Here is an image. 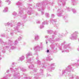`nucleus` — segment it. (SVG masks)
<instances>
[{
	"mask_svg": "<svg viewBox=\"0 0 79 79\" xmlns=\"http://www.w3.org/2000/svg\"><path fill=\"white\" fill-rule=\"evenodd\" d=\"M6 2L9 3L8 5H10L11 3V2L10 1V0H6Z\"/></svg>",
	"mask_w": 79,
	"mask_h": 79,
	"instance_id": "4c0bfd02",
	"label": "nucleus"
},
{
	"mask_svg": "<svg viewBox=\"0 0 79 79\" xmlns=\"http://www.w3.org/2000/svg\"><path fill=\"white\" fill-rule=\"evenodd\" d=\"M39 59V58H38V57H36V60H38Z\"/></svg>",
	"mask_w": 79,
	"mask_h": 79,
	"instance_id": "e2e57ef3",
	"label": "nucleus"
},
{
	"mask_svg": "<svg viewBox=\"0 0 79 79\" xmlns=\"http://www.w3.org/2000/svg\"><path fill=\"white\" fill-rule=\"evenodd\" d=\"M40 39V36L39 35L36 34L35 36L34 39L35 41H38L39 39Z\"/></svg>",
	"mask_w": 79,
	"mask_h": 79,
	"instance_id": "6ab92c4d",
	"label": "nucleus"
},
{
	"mask_svg": "<svg viewBox=\"0 0 79 79\" xmlns=\"http://www.w3.org/2000/svg\"><path fill=\"white\" fill-rule=\"evenodd\" d=\"M53 24L54 25L55 27H56V28L57 29H58V26H59V24L58 23H54Z\"/></svg>",
	"mask_w": 79,
	"mask_h": 79,
	"instance_id": "a878e982",
	"label": "nucleus"
},
{
	"mask_svg": "<svg viewBox=\"0 0 79 79\" xmlns=\"http://www.w3.org/2000/svg\"><path fill=\"white\" fill-rule=\"evenodd\" d=\"M65 43H66V42H65L64 41L63 43L61 44V45L62 46V45H64V44H65Z\"/></svg>",
	"mask_w": 79,
	"mask_h": 79,
	"instance_id": "79ce46f5",
	"label": "nucleus"
},
{
	"mask_svg": "<svg viewBox=\"0 0 79 79\" xmlns=\"http://www.w3.org/2000/svg\"><path fill=\"white\" fill-rule=\"evenodd\" d=\"M36 16H38V13H36Z\"/></svg>",
	"mask_w": 79,
	"mask_h": 79,
	"instance_id": "bf43d9fd",
	"label": "nucleus"
},
{
	"mask_svg": "<svg viewBox=\"0 0 79 79\" xmlns=\"http://www.w3.org/2000/svg\"><path fill=\"white\" fill-rule=\"evenodd\" d=\"M52 3L48 2H47V1H44L43 2V4L42 3L40 4H37L36 6L37 9H38V11H40L41 12V15H43L44 14V9H45V7L46 5H52Z\"/></svg>",
	"mask_w": 79,
	"mask_h": 79,
	"instance_id": "f03ea898",
	"label": "nucleus"
},
{
	"mask_svg": "<svg viewBox=\"0 0 79 79\" xmlns=\"http://www.w3.org/2000/svg\"><path fill=\"white\" fill-rule=\"evenodd\" d=\"M31 64V66H28V68L29 69H32L33 68V67H34V65H33L32 64Z\"/></svg>",
	"mask_w": 79,
	"mask_h": 79,
	"instance_id": "c85d7f7f",
	"label": "nucleus"
},
{
	"mask_svg": "<svg viewBox=\"0 0 79 79\" xmlns=\"http://www.w3.org/2000/svg\"><path fill=\"white\" fill-rule=\"evenodd\" d=\"M20 70L21 71H26L25 69H24V68L22 67L20 68Z\"/></svg>",
	"mask_w": 79,
	"mask_h": 79,
	"instance_id": "c756f323",
	"label": "nucleus"
},
{
	"mask_svg": "<svg viewBox=\"0 0 79 79\" xmlns=\"http://www.w3.org/2000/svg\"><path fill=\"white\" fill-rule=\"evenodd\" d=\"M34 69V71L35 72L37 71V69Z\"/></svg>",
	"mask_w": 79,
	"mask_h": 79,
	"instance_id": "49530a36",
	"label": "nucleus"
},
{
	"mask_svg": "<svg viewBox=\"0 0 79 79\" xmlns=\"http://www.w3.org/2000/svg\"><path fill=\"white\" fill-rule=\"evenodd\" d=\"M43 48V46H42V43H40V46H35L34 48V50H35V52L36 53H35V55H37V50H39V49L40 48Z\"/></svg>",
	"mask_w": 79,
	"mask_h": 79,
	"instance_id": "9d476101",
	"label": "nucleus"
},
{
	"mask_svg": "<svg viewBox=\"0 0 79 79\" xmlns=\"http://www.w3.org/2000/svg\"><path fill=\"white\" fill-rule=\"evenodd\" d=\"M12 64L13 65H14V64H15V63H14V62H13V63H12Z\"/></svg>",
	"mask_w": 79,
	"mask_h": 79,
	"instance_id": "4d7b16f0",
	"label": "nucleus"
},
{
	"mask_svg": "<svg viewBox=\"0 0 79 79\" xmlns=\"http://www.w3.org/2000/svg\"><path fill=\"white\" fill-rule=\"evenodd\" d=\"M71 1L73 5H76L77 3L76 2V0H71Z\"/></svg>",
	"mask_w": 79,
	"mask_h": 79,
	"instance_id": "4be33fe9",
	"label": "nucleus"
},
{
	"mask_svg": "<svg viewBox=\"0 0 79 79\" xmlns=\"http://www.w3.org/2000/svg\"><path fill=\"white\" fill-rule=\"evenodd\" d=\"M8 7H5L4 10H3V12L4 13H6V12H7V11H8Z\"/></svg>",
	"mask_w": 79,
	"mask_h": 79,
	"instance_id": "393cba45",
	"label": "nucleus"
},
{
	"mask_svg": "<svg viewBox=\"0 0 79 79\" xmlns=\"http://www.w3.org/2000/svg\"><path fill=\"white\" fill-rule=\"evenodd\" d=\"M21 25L20 23H19L17 24V27H14V31L16 32H19V31H18V28Z\"/></svg>",
	"mask_w": 79,
	"mask_h": 79,
	"instance_id": "a211bd4d",
	"label": "nucleus"
},
{
	"mask_svg": "<svg viewBox=\"0 0 79 79\" xmlns=\"http://www.w3.org/2000/svg\"><path fill=\"white\" fill-rule=\"evenodd\" d=\"M57 15L58 16L60 17L62 15V12H63V10L61 9H59L57 10Z\"/></svg>",
	"mask_w": 79,
	"mask_h": 79,
	"instance_id": "dca6fc26",
	"label": "nucleus"
},
{
	"mask_svg": "<svg viewBox=\"0 0 79 79\" xmlns=\"http://www.w3.org/2000/svg\"><path fill=\"white\" fill-rule=\"evenodd\" d=\"M51 17L52 18H54L55 17V15L53 14H52L51 15Z\"/></svg>",
	"mask_w": 79,
	"mask_h": 79,
	"instance_id": "a19ab883",
	"label": "nucleus"
},
{
	"mask_svg": "<svg viewBox=\"0 0 79 79\" xmlns=\"http://www.w3.org/2000/svg\"><path fill=\"white\" fill-rule=\"evenodd\" d=\"M78 41L79 42V39H78Z\"/></svg>",
	"mask_w": 79,
	"mask_h": 79,
	"instance_id": "774afa93",
	"label": "nucleus"
},
{
	"mask_svg": "<svg viewBox=\"0 0 79 79\" xmlns=\"http://www.w3.org/2000/svg\"><path fill=\"white\" fill-rule=\"evenodd\" d=\"M1 37H5V35L3 34H2L1 35Z\"/></svg>",
	"mask_w": 79,
	"mask_h": 79,
	"instance_id": "37998d69",
	"label": "nucleus"
},
{
	"mask_svg": "<svg viewBox=\"0 0 79 79\" xmlns=\"http://www.w3.org/2000/svg\"><path fill=\"white\" fill-rule=\"evenodd\" d=\"M45 15L46 18H49L50 17V15L48 13H46Z\"/></svg>",
	"mask_w": 79,
	"mask_h": 79,
	"instance_id": "2f4dec72",
	"label": "nucleus"
},
{
	"mask_svg": "<svg viewBox=\"0 0 79 79\" xmlns=\"http://www.w3.org/2000/svg\"><path fill=\"white\" fill-rule=\"evenodd\" d=\"M51 76L50 75L48 74H46V76L47 77H48V76Z\"/></svg>",
	"mask_w": 79,
	"mask_h": 79,
	"instance_id": "c03bdc74",
	"label": "nucleus"
},
{
	"mask_svg": "<svg viewBox=\"0 0 79 79\" xmlns=\"http://www.w3.org/2000/svg\"><path fill=\"white\" fill-rule=\"evenodd\" d=\"M77 50L79 51V47L77 48Z\"/></svg>",
	"mask_w": 79,
	"mask_h": 79,
	"instance_id": "5fc2aeb1",
	"label": "nucleus"
},
{
	"mask_svg": "<svg viewBox=\"0 0 79 79\" xmlns=\"http://www.w3.org/2000/svg\"><path fill=\"white\" fill-rule=\"evenodd\" d=\"M54 34L55 35H56V32L54 33Z\"/></svg>",
	"mask_w": 79,
	"mask_h": 79,
	"instance_id": "680f3d73",
	"label": "nucleus"
},
{
	"mask_svg": "<svg viewBox=\"0 0 79 79\" xmlns=\"http://www.w3.org/2000/svg\"><path fill=\"white\" fill-rule=\"evenodd\" d=\"M8 72H9V70H7L6 71V73H8Z\"/></svg>",
	"mask_w": 79,
	"mask_h": 79,
	"instance_id": "052dcab7",
	"label": "nucleus"
},
{
	"mask_svg": "<svg viewBox=\"0 0 79 79\" xmlns=\"http://www.w3.org/2000/svg\"><path fill=\"white\" fill-rule=\"evenodd\" d=\"M62 35H59L58 37H62Z\"/></svg>",
	"mask_w": 79,
	"mask_h": 79,
	"instance_id": "a18cd8bd",
	"label": "nucleus"
},
{
	"mask_svg": "<svg viewBox=\"0 0 79 79\" xmlns=\"http://www.w3.org/2000/svg\"><path fill=\"white\" fill-rule=\"evenodd\" d=\"M66 9L68 11H70V10H71V8H69V7H66Z\"/></svg>",
	"mask_w": 79,
	"mask_h": 79,
	"instance_id": "ea45409f",
	"label": "nucleus"
},
{
	"mask_svg": "<svg viewBox=\"0 0 79 79\" xmlns=\"http://www.w3.org/2000/svg\"><path fill=\"white\" fill-rule=\"evenodd\" d=\"M68 76L69 77V79H73L74 78H75V79H79V76H76L71 73L69 74Z\"/></svg>",
	"mask_w": 79,
	"mask_h": 79,
	"instance_id": "f8f14e48",
	"label": "nucleus"
},
{
	"mask_svg": "<svg viewBox=\"0 0 79 79\" xmlns=\"http://www.w3.org/2000/svg\"><path fill=\"white\" fill-rule=\"evenodd\" d=\"M43 69H40V73L41 75H43Z\"/></svg>",
	"mask_w": 79,
	"mask_h": 79,
	"instance_id": "7c9ffc66",
	"label": "nucleus"
},
{
	"mask_svg": "<svg viewBox=\"0 0 79 79\" xmlns=\"http://www.w3.org/2000/svg\"><path fill=\"white\" fill-rule=\"evenodd\" d=\"M12 15L14 16H16L17 15V13L15 12H14L12 13Z\"/></svg>",
	"mask_w": 79,
	"mask_h": 79,
	"instance_id": "58836bf2",
	"label": "nucleus"
},
{
	"mask_svg": "<svg viewBox=\"0 0 79 79\" xmlns=\"http://www.w3.org/2000/svg\"><path fill=\"white\" fill-rule=\"evenodd\" d=\"M73 65H69L65 68V69L63 70L62 71V75L65 76L68 73H71L73 71L74 68Z\"/></svg>",
	"mask_w": 79,
	"mask_h": 79,
	"instance_id": "7ed1b4c3",
	"label": "nucleus"
},
{
	"mask_svg": "<svg viewBox=\"0 0 79 79\" xmlns=\"http://www.w3.org/2000/svg\"><path fill=\"white\" fill-rule=\"evenodd\" d=\"M2 59L1 58V57H0V60H1V59Z\"/></svg>",
	"mask_w": 79,
	"mask_h": 79,
	"instance_id": "69168bd1",
	"label": "nucleus"
},
{
	"mask_svg": "<svg viewBox=\"0 0 79 79\" xmlns=\"http://www.w3.org/2000/svg\"><path fill=\"white\" fill-rule=\"evenodd\" d=\"M48 35L45 36V38H46V39H47L48 38Z\"/></svg>",
	"mask_w": 79,
	"mask_h": 79,
	"instance_id": "de8ad7c7",
	"label": "nucleus"
},
{
	"mask_svg": "<svg viewBox=\"0 0 79 79\" xmlns=\"http://www.w3.org/2000/svg\"><path fill=\"white\" fill-rule=\"evenodd\" d=\"M58 40H60V38L57 39L56 36L53 35L52 36V39H50L49 41L50 43H53L55 42L58 41Z\"/></svg>",
	"mask_w": 79,
	"mask_h": 79,
	"instance_id": "1a4fd4ad",
	"label": "nucleus"
},
{
	"mask_svg": "<svg viewBox=\"0 0 79 79\" xmlns=\"http://www.w3.org/2000/svg\"><path fill=\"white\" fill-rule=\"evenodd\" d=\"M13 67H11L10 68V69L11 70V71H14V77L15 78V77H16V79H19L20 77V75L19 73H18V69H15V70H13Z\"/></svg>",
	"mask_w": 79,
	"mask_h": 79,
	"instance_id": "423d86ee",
	"label": "nucleus"
},
{
	"mask_svg": "<svg viewBox=\"0 0 79 79\" xmlns=\"http://www.w3.org/2000/svg\"><path fill=\"white\" fill-rule=\"evenodd\" d=\"M10 76H11V74H9L8 76L9 77H10Z\"/></svg>",
	"mask_w": 79,
	"mask_h": 79,
	"instance_id": "0e129e2a",
	"label": "nucleus"
},
{
	"mask_svg": "<svg viewBox=\"0 0 79 79\" xmlns=\"http://www.w3.org/2000/svg\"><path fill=\"white\" fill-rule=\"evenodd\" d=\"M77 34H79V33L77 31H75L71 35V37H70L71 40H76L77 38Z\"/></svg>",
	"mask_w": 79,
	"mask_h": 79,
	"instance_id": "6e6552de",
	"label": "nucleus"
},
{
	"mask_svg": "<svg viewBox=\"0 0 79 79\" xmlns=\"http://www.w3.org/2000/svg\"><path fill=\"white\" fill-rule=\"evenodd\" d=\"M37 64L38 67H42V68H46V66H45V62L43 63L42 64L40 63V61L38 60L36 63Z\"/></svg>",
	"mask_w": 79,
	"mask_h": 79,
	"instance_id": "9b49d317",
	"label": "nucleus"
},
{
	"mask_svg": "<svg viewBox=\"0 0 79 79\" xmlns=\"http://www.w3.org/2000/svg\"><path fill=\"white\" fill-rule=\"evenodd\" d=\"M51 47L52 49H53L55 48V44H52L51 45Z\"/></svg>",
	"mask_w": 79,
	"mask_h": 79,
	"instance_id": "72a5a7b5",
	"label": "nucleus"
},
{
	"mask_svg": "<svg viewBox=\"0 0 79 79\" xmlns=\"http://www.w3.org/2000/svg\"><path fill=\"white\" fill-rule=\"evenodd\" d=\"M0 42L2 45V47L3 49L2 50V52L3 53H5L6 52V50H14L15 49L16 47H15L12 46L13 45V41L11 40H9L7 43H5L3 42L2 39H0Z\"/></svg>",
	"mask_w": 79,
	"mask_h": 79,
	"instance_id": "f257e3e1",
	"label": "nucleus"
},
{
	"mask_svg": "<svg viewBox=\"0 0 79 79\" xmlns=\"http://www.w3.org/2000/svg\"><path fill=\"white\" fill-rule=\"evenodd\" d=\"M16 4L18 6L19 9L20 10L19 11V15L23 18H26L27 16L26 15H23V11H24V9L22 8V7L21 6L22 3L20 2H18L16 3Z\"/></svg>",
	"mask_w": 79,
	"mask_h": 79,
	"instance_id": "20e7f679",
	"label": "nucleus"
},
{
	"mask_svg": "<svg viewBox=\"0 0 79 79\" xmlns=\"http://www.w3.org/2000/svg\"><path fill=\"white\" fill-rule=\"evenodd\" d=\"M22 39V36L21 35V36H19L18 38V40H21Z\"/></svg>",
	"mask_w": 79,
	"mask_h": 79,
	"instance_id": "473e14b6",
	"label": "nucleus"
},
{
	"mask_svg": "<svg viewBox=\"0 0 79 79\" xmlns=\"http://www.w3.org/2000/svg\"><path fill=\"white\" fill-rule=\"evenodd\" d=\"M45 24H48V21L45 20L42 23V24L40 26V29H42L44 27V25Z\"/></svg>",
	"mask_w": 79,
	"mask_h": 79,
	"instance_id": "2eb2a0df",
	"label": "nucleus"
},
{
	"mask_svg": "<svg viewBox=\"0 0 79 79\" xmlns=\"http://www.w3.org/2000/svg\"><path fill=\"white\" fill-rule=\"evenodd\" d=\"M47 32L48 34H52V33H53V31L51 30H48L47 31Z\"/></svg>",
	"mask_w": 79,
	"mask_h": 79,
	"instance_id": "5701e85b",
	"label": "nucleus"
},
{
	"mask_svg": "<svg viewBox=\"0 0 79 79\" xmlns=\"http://www.w3.org/2000/svg\"><path fill=\"white\" fill-rule=\"evenodd\" d=\"M72 11H73V13H76V10L74 9H72Z\"/></svg>",
	"mask_w": 79,
	"mask_h": 79,
	"instance_id": "c9c22d12",
	"label": "nucleus"
},
{
	"mask_svg": "<svg viewBox=\"0 0 79 79\" xmlns=\"http://www.w3.org/2000/svg\"><path fill=\"white\" fill-rule=\"evenodd\" d=\"M28 6H29V7L30 6H32V5L31 4H29Z\"/></svg>",
	"mask_w": 79,
	"mask_h": 79,
	"instance_id": "6e6d98bb",
	"label": "nucleus"
},
{
	"mask_svg": "<svg viewBox=\"0 0 79 79\" xmlns=\"http://www.w3.org/2000/svg\"><path fill=\"white\" fill-rule=\"evenodd\" d=\"M25 10H26V12H27L28 15H31V13H32L33 12H34V11L32 10V9L31 7H28L27 9H26Z\"/></svg>",
	"mask_w": 79,
	"mask_h": 79,
	"instance_id": "ddd939ff",
	"label": "nucleus"
},
{
	"mask_svg": "<svg viewBox=\"0 0 79 79\" xmlns=\"http://www.w3.org/2000/svg\"><path fill=\"white\" fill-rule=\"evenodd\" d=\"M50 22L51 23H52L53 24H54V23H56V19H51L50 20Z\"/></svg>",
	"mask_w": 79,
	"mask_h": 79,
	"instance_id": "aec40b11",
	"label": "nucleus"
},
{
	"mask_svg": "<svg viewBox=\"0 0 79 79\" xmlns=\"http://www.w3.org/2000/svg\"><path fill=\"white\" fill-rule=\"evenodd\" d=\"M47 53H48L49 52V50H47Z\"/></svg>",
	"mask_w": 79,
	"mask_h": 79,
	"instance_id": "864d4df0",
	"label": "nucleus"
},
{
	"mask_svg": "<svg viewBox=\"0 0 79 79\" xmlns=\"http://www.w3.org/2000/svg\"><path fill=\"white\" fill-rule=\"evenodd\" d=\"M55 64L54 63H52L51 64L50 67H49L48 69V70L49 72L52 71V69H55V68L53 67V66H55Z\"/></svg>",
	"mask_w": 79,
	"mask_h": 79,
	"instance_id": "f3484780",
	"label": "nucleus"
},
{
	"mask_svg": "<svg viewBox=\"0 0 79 79\" xmlns=\"http://www.w3.org/2000/svg\"><path fill=\"white\" fill-rule=\"evenodd\" d=\"M3 79H7V77H5L3 78Z\"/></svg>",
	"mask_w": 79,
	"mask_h": 79,
	"instance_id": "09e8293b",
	"label": "nucleus"
},
{
	"mask_svg": "<svg viewBox=\"0 0 79 79\" xmlns=\"http://www.w3.org/2000/svg\"><path fill=\"white\" fill-rule=\"evenodd\" d=\"M46 44H47L48 42H47V40H46Z\"/></svg>",
	"mask_w": 79,
	"mask_h": 79,
	"instance_id": "13d9d810",
	"label": "nucleus"
},
{
	"mask_svg": "<svg viewBox=\"0 0 79 79\" xmlns=\"http://www.w3.org/2000/svg\"><path fill=\"white\" fill-rule=\"evenodd\" d=\"M60 50H62V53H64V52H69L70 50H72L73 49V48L72 47L69 46V44H67L65 45L63 49L61 48V47L60 46L59 48Z\"/></svg>",
	"mask_w": 79,
	"mask_h": 79,
	"instance_id": "39448f33",
	"label": "nucleus"
},
{
	"mask_svg": "<svg viewBox=\"0 0 79 79\" xmlns=\"http://www.w3.org/2000/svg\"><path fill=\"white\" fill-rule=\"evenodd\" d=\"M32 52H28L26 54V56L27 58V61L28 63H29L30 61H33V60H32V58H31L30 57L31 56H32Z\"/></svg>",
	"mask_w": 79,
	"mask_h": 79,
	"instance_id": "0eeeda50",
	"label": "nucleus"
},
{
	"mask_svg": "<svg viewBox=\"0 0 79 79\" xmlns=\"http://www.w3.org/2000/svg\"><path fill=\"white\" fill-rule=\"evenodd\" d=\"M36 23L37 24H40V22L39 21L36 22Z\"/></svg>",
	"mask_w": 79,
	"mask_h": 79,
	"instance_id": "8fccbe9b",
	"label": "nucleus"
},
{
	"mask_svg": "<svg viewBox=\"0 0 79 79\" xmlns=\"http://www.w3.org/2000/svg\"><path fill=\"white\" fill-rule=\"evenodd\" d=\"M29 1H30V2H31V0H29Z\"/></svg>",
	"mask_w": 79,
	"mask_h": 79,
	"instance_id": "338daca9",
	"label": "nucleus"
},
{
	"mask_svg": "<svg viewBox=\"0 0 79 79\" xmlns=\"http://www.w3.org/2000/svg\"><path fill=\"white\" fill-rule=\"evenodd\" d=\"M13 45H12V47H15L16 48H15V49H16V47L15 46H13V45H17V44H18V42L17 40H15L14 43V44H13Z\"/></svg>",
	"mask_w": 79,
	"mask_h": 79,
	"instance_id": "b1692460",
	"label": "nucleus"
},
{
	"mask_svg": "<svg viewBox=\"0 0 79 79\" xmlns=\"http://www.w3.org/2000/svg\"><path fill=\"white\" fill-rule=\"evenodd\" d=\"M20 60L22 61L23 60H24V56H22L21 57H20L19 58Z\"/></svg>",
	"mask_w": 79,
	"mask_h": 79,
	"instance_id": "cd10ccee",
	"label": "nucleus"
},
{
	"mask_svg": "<svg viewBox=\"0 0 79 79\" xmlns=\"http://www.w3.org/2000/svg\"><path fill=\"white\" fill-rule=\"evenodd\" d=\"M65 1H66V0H59L57 2L59 6H61V3L63 6H64L65 5Z\"/></svg>",
	"mask_w": 79,
	"mask_h": 79,
	"instance_id": "4468645a",
	"label": "nucleus"
},
{
	"mask_svg": "<svg viewBox=\"0 0 79 79\" xmlns=\"http://www.w3.org/2000/svg\"><path fill=\"white\" fill-rule=\"evenodd\" d=\"M63 18L64 19H65V18H67V16H64L63 17Z\"/></svg>",
	"mask_w": 79,
	"mask_h": 79,
	"instance_id": "3c124183",
	"label": "nucleus"
},
{
	"mask_svg": "<svg viewBox=\"0 0 79 79\" xmlns=\"http://www.w3.org/2000/svg\"><path fill=\"white\" fill-rule=\"evenodd\" d=\"M53 60V59L51 58L50 57H48L46 58V60L47 61H50V60Z\"/></svg>",
	"mask_w": 79,
	"mask_h": 79,
	"instance_id": "bb28decb",
	"label": "nucleus"
},
{
	"mask_svg": "<svg viewBox=\"0 0 79 79\" xmlns=\"http://www.w3.org/2000/svg\"><path fill=\"white\" fill-rule=\"evenodd\" d=\"M14 32V31L13 30H11V32L10 33V35L12 36V35H13V32Z\"/></svg>",
	"mask_w": 79,
	"mask_h": 79,
	"instance_id": "e433bc0d",
	"label": "nucleus"
},
{
	"mask_svg": "<svg viewBox=\"0 0 79 79\" xmlns=\"http://www.w3.org/2000/svg\"><path fill=\"white\" fill-rule=\"evenodd\" d=\"M2 3V2L1 0H0V5Z\"/></svg>",
	"mask_w": 79,
	"mask_h": 79,
	"instance_id": "603ef678",
	"label": "nucleus"
},
{
	"mask_svg": "<svg viewBox=\"0 0 79 79\" xmlns=\"http://www.w3.org/2000/svg\"><path fill=\"white\" fill-rule=\"evenodd\" d=\"M5 26H8L10 27H13V25H12L11 23H5Z\"/></svg>",
	"mask_w": 79,
	"mask_h": 79,
	"instance_id": "412c9836",
	"label": "nucleus"
},
{
	"mask_svg": "<svg viewBox=\"0 0 79 79\" xmlns=\"http://www.w3.org/2000/svg\"><path fill=\"white\" fill-rule=\"evenodd\" d=\"M35 76H36V77H35V79H37V77H38V76H39V73H37V74L35 75Z\"/></svg>",
	"mask_w": 79,
	"mask_h": 79,
	"instance_id": "f704fd0d",
	"label": "nucleus"
}]
</instances>
